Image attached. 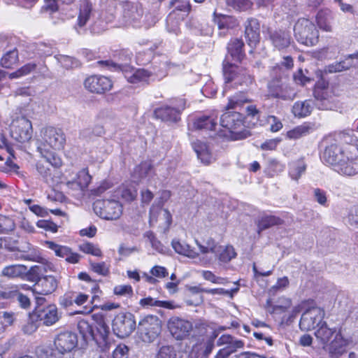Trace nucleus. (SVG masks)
Instances as JSON below:
<instances>
[{"instance_id":"e2e57ef3","label":"nucleus","mask_w":358,"mask_h":358,"mask_svg":"<svg viewBox=\"0 0 358 358\" xmlns=\"http://www.w3.org/2000/svg\"><path fill=\"white\" fill-rule=\"evenodd\" d=\"M36 226L52 233L57 232L58 229V227L56 224L48 220H39L36 222Z\"/></svg>"},{"instance_id":"052dcab7","label":"nucleus","mask_w":358,"mask_h":358,"mask_svg":"<svg viewBox=\"0 0 358 358\" xmlns=\"http://www.w3.org/2000/svg\"><path fill=\"white\" fill-rule=\"evenodd\" d=\"M340 139L343 141V145H353L357 147L358 138L352 134L343 131L339 135Z\"/></svg>"},{"instance_id":"0e129e2a","label":"nucleus","mask_w":358,"mask_h":358,"mask_svg":"<svg viewBox=\"0 0 358 358\" xmlns=\"http://www.w3.org/2000/svg\"><path fill=\"white\" fill-rule=\"evenodd\" d=\"M317 22L319 27L325 31L330 32L332 31V27L329 22L325 19L322 13H319L317 15Z\"/></svg>"},{"instance_id":"c756f323","label":"nucleus","mask_w":358,"mask_h":358,"mask_svg":"<svg viewBox=\"0 0 358 358\" xmlns=\"http://www.w3.org/2000/svg\"><path fill=\"white\" fill-rule=\"evenodd\" d=\"M37 149L46 164L55 168H59L62 165L61 158L55 152L50 151L49 148H45V146H38Z\"/></svg>"},{"instance_id":"f3484780","label":"nucleus","mask_w":358,"mask_h":358,"mask_svg":"<svg viewBox=\"0 0 358 358\" xmlns=\"http://www.w3.org/2000/svg\"><path fill=\"white\" fill-rule=\"evenodd\" d=\"M38 322L43 325L49 327L55 324L61 317V313L54 304L45 307L38 308L34 313Z\"/></svg>"},{"instance_id":"5fc2aeb1","label":"nucleus","mask_w":358,"mask_h":358,"mask_svg":"<svg viewBox=\"0 0 358 358\" xmlns=\"http://www.w3.org/2000/svg\"><path fill=\"white\" fill-rule=\"evenodd\" d=\"M36 169L39 174L48 182L51 178V170L45 162L39 161L36 164Z\"/></svg>"},{"instance_id":"cd10ccee","label":"nucleus","mask_w":358,"mask_h":358,"mask_svg":"<svg viewBox=\"0 0 358 358\" xmlns=\"http://www.w3.org/2000/svg\"><path fill=\"white\" fill-rule=\"evenodd\" d=\"M244 43L238 38L232 39L228 44V54L236 62H241L244 57L245 55L243 51Z\"/></svg>"},{"instance_id":"774afa93","label":"nucleus","mask_w":358,"mask_h":358,"mask_svg":"<svg viewBox=\"0 0 358 358\" xmlns=\"http://www.w3.org/2000/svg\"><path fill=\"white\" fill-rule=\"evenodd\" d=\"M128 348L124 345H118L113 351V358H127Z\"/></svg>"},{"instance_id":"412c9836","label":"nucleus","mask_w":358,"mask_h":358,"mask_svg":"<svg viewBox=\"0 0 358 358\" xmlns=\"http://www.w3.org/2000/svg\"><path fill=\"white\" fill-rule=\"evenodd\" d=\"M123 17L128 23L136 22L143 15V8L138 2H124L122 4Z\"/></svg>"},{"instance_id":"a211bd4d","label":"nucleus","mask_w":358,"mask_h":358,"mask_svg":"<svg viewBox=\"0 0 358 358\" xmlns=\"http://www.w3.org/2000/svg\"><path fill=\"white\" fill-rule=\"evenodd\" d=\"M77 335L68 331L59 333L54 341V345L64 354L71 352L77 346Z\"/></svg>"},{"instance_id":"ea45409f","label":"nucleus","mask_w":358,"mask_h":358,"mask_svg":"<svg viewBox=\"0 0 358 358\" xmlns=\"http://www.w3.org/2000/svg\"><path fill=\"white\" fill-rule=\"evenodd\" d=\"M235 80V87L238 86H249L253 82V77L244 68L239 66L238 76Z\"/></svg>"},{"instance_id":"1a4fd4ad","label":"nucleus","mask_w":358,"mask_h":358,"mask_svg":"<svg viewBox=\"0 0 358 358\" xmlns=\"http://www.w3.org/2000/svg\"><path fill=\"white\" fill-rule=\"evenodd\" d=\"M95 213L106 220L118 219L122 213V206L116 200H97L93 206Z\"/></svg>"},{"instance_id":"dca6fc26","label":"nucleus","mask_w":358,"mask_h":358,"mask_svg":"<svg viewBox=\"0 0 358 358\" xmlns=\"http://www.w3.org/2000/svg\"><path fill=\"white\" fill-rule=\"evenodd\" d=\"M84 86L90 92L103 94L112 89L113 82L108 77L93 75L85 80Z\"/></svg>"},{"instance_id":"20e7f679","label":"nucleus","mask_w":358,"mask_h":358,"mask_svg":"<svg viewBox=\"0 0 358 358\" xmlns=\"http://www.w3.org/2000/svg\"><path fill=\"white\" fill-rule=\"evenodd\" d=\"M294 31L297 41L306 45H314L318 41L319 32L309 20L301 18L296 22Z\"/></svg>"},{"instance_id":"de8ad7c7","label":"nucleus","mask_w":358,"mask_h":358,"mask_svg":"<svg viewBox=\"0 0 358 358\" xmlns=\"http://www.w3.org/2000/svg\"><path fill=\"white\" fill-rule=\"evenodd\" d=\"M294 62L293 59L287 56L283 58V61L280 64H277L272 69V73L273 75H277L279 73H282L283 69L289 70L293 67Z\"/></svg>"},{"instance_id":"680f3d73","label":"nucleus","mask_w":358,"mask_h":358,"mask_svg":"<svg viewBox=\"0 0 358 358\" xmlns=\"http://www.w3.org/2000/svg\"><path fill=\"white\" fill-rule=\"evenodd\" d=\"M92 270L101 275H107L109 273V269L104 262L94 263L90 262Z\"/></svg>"},{"instance_id":"4468645a","label":"nucleus","mask_w":358,"mask_h":358,"mask_svg":"<svg viewBox=\"0 0 358 358\" xmlns=\"http://www.w3.org/2000/svg\"><path fill=\"white\" fill-rule=\"evenodd\" d=\"M32 132V124L27 118L20 117L13 120L11 126V136L18 142L29 141L31 138Z\"/></svg>"},{"instance_id":"49530a36","label":"nucleus","mask_w":358,"mask_h":358,"mask_svg":"<svg viewBox=\"0 0 358 358\" xmlns=\"http://www.w3.org/2000/svg\"><path fill=\"white\" fill-rule=\"evenodd\" d=\"M39 326L40 322L35 314L33 313L30 315L27 323L22 326V330L24 334L31 335L38 329Z\"/></svg>"},{"instance_id":"72a5a7b5","label":"nucleus","mask_w":358,"mask_h":358,"mask_svg":"<svg viewBox=\"0 0 358 358\" xmlns=\"http://www.w3.org/2000/svg\"><path fill=\"white\" fill-rule=\"evenodd\" d=\"M306 170V164L301 159L294 161L289 164V176L295 181L299 180Z\"/></svg>"},{"instance_id":"3c124183","label":"nucleus","mask_w":358,"mask_h":358,"mask_svg":"<svg viewBox=\"0 0 358 358\" xmlns=\"http://www.w3.org/2000/svg\"><path fill=\"white\" fill-rule=\"evenodd\" d=\"M228 6L236 10H246L252 6V3L248 0H226Z\"/></svg>"},{"instance_id":"2eb2a0df","label":"nucleus","mask_w":358,"mask_h":358,"mask_svg":"<svg viewBox=\"0 0 358 358\" xmlns=\"http://www.w3.org/2000/svg\"><path fill=\"white\" fill-rule=\"evenodd\" d=\"M168 329L176 339L182 340L190 335L193 325L189 320L173 317L168 321Z\"/></svg>"},{"instance_id":"4be33fe9","label":"nucleus","mask_w":358,"mask_h":358,"mask_svg":"<svg viewBox=\"0 0 358 358\" xmlns=\"http://www.w3.org/2000/svg\"><path fill=\"white\" fill-rule=\"evenodd\" d=\"M269 40L275 48L281 50L289 46L291 36L285 30H274L269 32Z\"/></svg>"},{"instance_id":"9d476101","label":"nucleus","mask_w":358,"mask_h":358,"mask_svg":"<svg viewBox=\"0 0 358 358\" xmlns=\"http://www.w3.org/2000/svg\"><path fill=\"white\" fill-rule=\"evenodd\" d=\"M138 329L143 341L152 342L161 333V321L157 316L148 315L139 322Z\"/></svg>"},{"instance_id":"f704fd0d","label":"nucleus","mask_w":358,"mask_h":358,"mask_svg":"<svg viewBox=\"0 0 358 358\" xmlns=\"http://www.w3.org/2000/svg\"><path fill=\"white\" fill-rule=\"evenodd\" d=\"M78 330L85 341L96 340L92 326L85 320L78 321L77 324Z\"/></svg>"},{"instance_id":"603ef678","label":"nucleus","mask_w":358,"mask_h":358,"mask_svg":"<svg viewBox=\"0 0 358 358\" xmlns=\"http://www.w3.org/2000/svg\"><path fill=\"white\" fill-rule=\"evenodd\" d=\"M115 295L131 297L133 295V288L129 285H117L113 289Z\"/></svg>"},{"instance_id":"9b49d317","label":"nucleus","mask_w":358,"mask_h":358,"mask_svg":"<svg viewBox=\"0 0 358 358\" xmlns=\"http://www.w3.org/2000/svg\"><path fill=\"white\" fill-rule=\"evenodd\" d=\"M100 66H104L108 69H120L124 78L130 83L137 84L142 82H147L151 76V73L143 69H136L129 66H124L122 68L117 66L115 64L110 61H99Z\"/></svg>"},{"instance_id":"8fccbe9b","label":"nucleus","mask_w":358,"mask_h":358,"mask_svg":"<svg viewBox=\"0 0 358 358\" xmlns=\"http://www.w3.org/2000/svg\"><path fill=\"white\" fill-rule=\"evenodd\" d=\"M79 250L85 254H90L96 257H101L102 255L100 248L90 242H85L79 245Z\"/></svg>"},{"instance_id":"f8f14e48","label":"nucleus","mask_w":358,"mask_h":358,"mask_svg":"<svg viewBox=\"0 0 358 358\" xmlns=\"http://www.w3.org/2000/svg\"><path fill=\"white\" fill-rule=\"evenodd\" d=\"M324 310L320 307L313 306L308 308L301 317L300 329L308 331L318 327L324 322Z\"/></svg>"},{"instance_id":"4d7b16f0","label":"nucleus","mask_w":358,"mask_h":358,"mask_svg":"<svg viewBox=\"0 0 358 358\" xmlns=\"http://www.w3.org/2000/svg\"><path fill=\"white\" fill-rule=\"evenodd\" d=\"M266 122L270 125V131L272 132L279 131L283 126L281 120L274 115H268Z\"/></svg>"},{"instance_id":"aec40b11","label":"nucleus","mask_w":358,"mask_h":358,"mask_svg":"<svg viewBox=\"0 0 358 358\" xmlns=\"http://www.w3.org/2000/svg\"><path fill=\"white\" fill-rule=\"evenodd\" d=\"M57 287V279L52 275H45L37 280L32 291L36 294L48 295L55 292Z\"/></svg>"},{"instance_id":"58836bf2","label":"nucleus","mask_w":358,"mask_h":358,"mask_svg":"<svg viewBox=\"0 0 358 358\" xmlns=\"http://www.w3.org/2000/svg\"><path fill=\"white\" fill-rule=\"evenodd\" d=\"M92 10V5L88 1H85L80 6V13L78 17V24L83 27L89 20Z\"/></svg>"},{"instance_id":"c03bdc74","label":"nucleus","mask_w":358,"mask_h":358,"mask_svg":"<svg viewBox=\"0 0 358 358\" xmlns=\"http://www.w3.org/2000/svg\"><path fill=\"white\" fill-rule=\"evenodd\" d=\"M18 61V52L14 48L8 51L1 59L0 63L4 68H11Z\"/></svg>"},{"instance_id":"79ce46f5","label":"nucleus","mask_w":358,"mask_h":358,"mask_svg":"<svg viewBox=\"0 0 358 358\" xmlns=\"http://www.w3.org/2000/svg\"><path fill=\"white\" fill-rule=\"evenodd\" d=\"M39 358H62L64 355L58 348H42L37 352Z\"/></svg>"},{"instance_id":"338daca9","label":"nucleus","mask_w":358,"mask_h":358,"mask_svg":"<svg viewBox=\"0 0 358 358\" xmlns=\"http://www.w3.org/2000/svg\"><path fill=\"white\" fill-rule=\"evenodd\" d=\"M280 142L281 138H279L268 139L261 145L260 148L262 150H274Z\"/></svg>"},{"instance_id":"7ed1b4c3","label":"nucleus","mask_w":358,"mask_h":358,"mask_svg":"<svg viewBox=\"0 0 358 358\" xmlns=\"http://www.w3.org/2000/svg\"><path fill=\"white\" fill-rule=\"evenodd\" d=\"M220 125L229 130L233 141L245 139L251 135L244 125L243 115L238 112L224 113L220 117Z\"/></svg>"},{"instance_id":"13d9d810","label":"nucleus","mask_w":358,"mask_h":358,"mask_svg":"<svg viewBox=\"0 0 358 358\" xmlns=\"http://www.w3.org/2000/svg\"><path fill=\"white\" fill-rule=\"evenodd\" d=\"M157 358H176V353L173 347L162 346L157 355Z\"/></svg>"},{"instance_id":"0eeeda50","label":"nucleus","mask_w":358,"mask_h":358,"mask_svg":"<svg viewBox=\"0 0 358 358\" xmlns=\"http://www.w3.org/2000/svg\"><path fill=\"white\" fill-rule=\"evenodd\" d=\"M267 96L270 98L292 101L296 96L294 89L281 78H275L267 84Z\"/></svg>"},{"instance_id":"c85d7f7f","label":"nucleus","mask_w":358,"mask_h":358,"mask_svg":"<svg viewBox=\"0 0 358 358\" xmlns=\"http://www.w3.org/2000/svg\"><path fill=\"white\" fill-rule=\"evenodd\" d=\"M214 21L217 24L219 29H229L238 26L237 20L231 15L213 13Z\"/></svg>"},{"instance_id":"e433bc0d","label":"nucleus","mask_w":358,"mask_h":358,"mask_svg":"<svg viewBox=\"0 0 358 358\" xmlns=\"http://www.w3.org/2000/svg\"><path fill=\"white\" fill-rule=\"evenodd\" d=\"M312 109L310 101H297L292 107V113L296 117H303L310 115Z\"/></svg>"},{"instance_id":"39448f33","label":"nucleus","mask_w":358,"mask_h":358,"mask_svg":"<svg viewBox=\"0 0 358 358\" xmlns=\"http://www.w3.org/2000/svg\"><path fill=\"white\" fill-rule=\"evenodd\" d=\"M41 141L38 146L59 150L64 148L66 143V135L61 128L45 127L41 130Z\"/></svg>"},{"instance_id":"a19ab883","label":"nucleus","mask_w":358,"mask_h":358,"mask_svg":"<svg viewBox=\"0 0 358 358\" xmlns=\"http://www.w3.org/2000/svg\"><path fill=\"white\" fill-rule=\"evenodd\" d=\"M52 267L51 264H48L45 266L36 265L31 266L29 270L27 269V278L29 280L37 282L39 278H41L40 276L43 275V271H47V268L51 270Z\"/></svg>"},{"instance_id":"37998d69","label":"nucleus","mask_w":358,"mask_h":358,"mask_svg":"<svg viewBox=\"0 0 358 358\" xmlns=\"http://www.w3.org/2000/svg\"><path fill=\"white\" fill-rule=\"evenodd\" d=\"M15 259H24L33 262H42L44 259L41 257L38 250L20 251L15 254Z\"/></svg>"},{"instance_id":"bb28decb","label":"nucleus","mask_w":358,"mask_h":358,"mask_svg":"<svg viewBox=\"0 0 358 358\" xmlns=\"http://www.w3.org/2000/svg\"><path fill=\"white\" fill-rule=\"evenodd\" d=\"M27 273V267L22 264H13L5 266L1 275L8 278H23Z\"/></svg>"},{"instance_id":"bf43d9fd","label":"nucleus","mask_w":358,"mask_h":358,"mask_svg":"<svg viewBox=\"0 0 358 358\" xmlns=\"http://www.w3.org/2000/svg\"><path fill=\"white\" fill-rule=\"evenodd\" d=\"M350 66L351 64L345 65V62H336L327 66L326 71L329 73L341 72L348 69Z\"/></svg>"},{"instance_id":"423d86ee","label":"nucleus","mask_w":358,"mask_h":358,"mask_svg":"<svg viewBox=\"0 0 358 358\" xmlns=\"http://www.w3.org/2000/svg\"><path fill=\"white\" fill-rule=\"evenodd\" d=\"M186 102L183 99H172L169 104L162 106L155 110L156 117L164 121L177 122L180 120L181 112L185 108Z\"/></svg>"},{"instance_id":"69168bd1","label":"nucleus","mask_w":358,"mask_h":358,"mask_svg":"<svg viewBox=\"0 0 358 358\" xmlns=\"http://www.w3.org/2000/svg\"><path fill=\"white\" fill-rule=\"evenodd\" d=\"M171 5L176 6L178 10L189 12L190 10V4L187 0H171Z\"/></svg>"},{"instance_id":"09e8293b","label":"nucleus","mask_w":358,"mask_h":358,"mask_svg":"<svg viewBox=\"0 0 358 358\" xmlns=\"http://www.w3.org/2000/svg\"><path fill=\"white\" fill-rule=\"evenodd\" d=\"M152 169L153 166L150 162H143L135 168L134 173L139 178H144L150 174Z\"/></svg>"},{"instance_id":"864d4df0","label":"nucleus","mask_w":358,"mask_h":358,"mask_svg":"<svg viewBox=\"0 0 358 358\" xmlns=\"http://www.w3.org/2000/svg\"><path fill=\"white\" fill-rule=\"evenodd\" d=\"M202 277L208 281L211 282L214 284H222L224 285L227 282L226 278L222 277H217L210 271H203L201 273Z\"/></svg>"},{"instance_id":"6ab92c4d","label":"nucleus","mask_w":358,"mask_h":358,"mask_svg":"<svg viewBox=\"0 0 358 358\" xmlns=\"http://www.w3.org/2000/svg\"><path fill=\"white\" fill-rule=\"evenodd\" d=\"M45 245L50 250L54 251L56 256L64 258L71 264H76L80 261V255L73 252L71 249L65 245H58L53 241H46Z\"/></svg>"},{"instance_id":"5701e85b","label":"nucleus","mask_w":358,"mask_h":358,"mask_svg":"<svg viewBox=\"0 0 358 358\" xmlns=\"http://www.w3.org/2000/svg\"><path fill=\"white\" fill-rule=\"evenodd\" d=\"M245 38L251 48H255L259 42V24L257 20L252 18L248 20L245 26Z\"/></svg>"},{"instance_id":"f03ea898","label":"nucleus","mask_w":358,"mask_h":358,"mask_svg":"<svg viewBox=\"0 0 358 358\" xmlns=\"http://www.w3.org/2000/svg\"><path fill=\"white\" fill-rule=\"evenodd\" d=\"M315 336L322 348L331 355L341 354L348 344L341 329L330 327L324 321L315 331Z\"/></svg>"},{"instance_id":"393cba45","label":"nucleus","mask_w":358,"mask_h":358,"mask_svg":"<svg viewBox=\"0 0 358 358\" xmlns=\"http://www.w3.org/2000/svg\"><path fill=\"white\" fill-rule=\"evenodd\" d=\"M239 66L231 63L227 55L223 62V74L226 85L235 87V78L238 73Z\"/></svg>"},{"instance_id":"6e6d98bb","label":"nucleus","mask_w":358,"mask_h":358,"mask_svg":"<svg viewBox=\"0 0 358 358\" xmlns=\"http://www.w3.org/2000/svg\"><path fill=\"white\" fill-rule=\"evenodd\" d=\"M289 284V281L287 277L280 278L278 279L276 284L269 289V292L274 294L277 292L287 288Z\"/></svg>"},{"instance_id":"b1692460","label":"nucleus","mask_w":358,"mask_h":358,"mask_svg":"<svg viewBox=\"0 0 358 358\" xmlns=\"http://www.w3.org/2000/svg\"><path fill=\"white\" fill-rule=\"evenodd\" d=\"M217 126V114L202 115L196 118L193 122V127L199 130L215 131Z\"/></svg>"},{"instance_id":"a878e982","label":"nucleus","mask_w":358,"mask_h":358,"mask_svg":"<svg viewBox=\"0 0 358 358\" xmlns=\"http://www.w3.org/2000/svg\"><path fill=\"white\" fill-rule=\"evenodd\" d=\"M194 150L198 158L204 164H209L213 161V156L208 145L201 141H196L192 143Z\"/></svg>"},{"instance_id":"a18cd8bd","label":"nucleus","mask_w":358,"mask_h":358,"mask_svg":"<svg viewBox=\"0 0 358 358\" xmlns=\"http://www.w3.org/2000/svg\"><path fill=\"white\" fill-rule=\"evenodd\" d=\"M37 67V64L34 62H30L24 64L18 70L8 74L10 79L18 78L30 74L34 72Z\"/></svg>"},{"instance_id":"7c9ffc66","label":"nucleus","mask_w":358,"mask_h":358,"mask_svg":"<svg viewBox=\"0 0 358 358\" xmlns=\"http://www.w3.org/2000/svg\"><path fill=\"white\" fill-rule=\"evenodd\" d=\"M313 130V125L310 123H304L288 131L286 137L290 140H296L309 134Z\"/></svg>"},{"instance_id":"473e14b6","label":"nucleus","mask_w":358,"mask_h":358,"mask_svg":"<svg viewBox=\"0 0 358 358\" xmlns=\"http://www.w3.org/2000/svg\"><path fill=\"white\" fill-rule=\"evenodd\" d=\"M93 317H97L96 315H93ZM96 340H102V341L107 344L108 343V335L110 334V329L108 325L106 323L103 318L102 317H98V320H96Z\"/></svg>"},{"instance_id":"f257e3e1","label":"nucleus","mask_w":358,"mask_h":358,"mask_svg":"<svg viewBox=\"0 0 358 358\" xmlns=\"http://www.w3.org/2000/svg\"><path fill=\"white\" fill-rule=\"evenodd\" d=\"M323 159L342 176L358 175V151L353 145L331 144L326 148Z\"/></svg>"},{"instance_id":"c9c22d12","label":"nucleus","mask_w":358,"mask_h":358,"mask_svg":"<svg viewBox=\"0 0 358 358\" xmlns=\"http://www.w3.org/2000/svg\"><path fill=\"white\" fill-rule=\"evenodd\" d=\"M283 222L282 219L274 215L262 216L257 222L259 232L273 226L281 225Z\"/></svg>"},{"instance_id":"ddd939ff","label":"nucleus","mask_w":358,"mask_h":358,"mask_svg":"<svg viewBox=\"0 0 358 358\" xmlns=\"http://www.w3.org/2000/svg\"><path fill=\"white\" fill-rule=\"evenodd\" d=\"M136 327L134 315L131 313H120L113 321V332L120 338L129 336Z\"/></svg>"},{"instance_id":"4c0bfd02","label":"nucleus","mask_w":358,"mask_h":358,"mask_svg":"<svg viewBox=\"0 0 358 358\" xmlns=\"http://www.w3.org/2000/svg\"><path fill=\"white\" fill-rule=\"evenodd\" d=\"M171 245L174 250L180 255L191 258H195L198 255V253L192 250L190 246L185 243H182L177 240H173Z\"/></svg>"},{"instance_id":"6e6552de","label":"nucleus","mask_w":358,"mask_h":358,"mask_svg":"<svg viewBox=\"0 0 358 358\" xmlns=\"http://www.w3.org/2000/svg\"><path fill=\"white\" fill-rule=\"evenodd\" d=\"M196 243L202 254L208 252L214 253L217 257L218 259L224 263L230 262L236 256V252L233 246L217 245L215 241L211 238L206 241L205 244H201L198 241H196Z\"/></svg>"},{"instance_id":"2f4dec72","label":"nucleus","mask_w":358,"mask_h":358,"mask_svg":"<svg viewBox=\"0 0 358 358\" xmlns=\"http://www.w3.org/2000/svg\"><path fill=\"white\" fill-rule=\"evenodd\" d=\"M91 176L87 169H82L77 174L76 180L69 181L66 184L71 188L84 189L87 187L90 182Z\"/></svg>"}]
</instances>
